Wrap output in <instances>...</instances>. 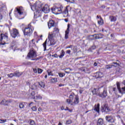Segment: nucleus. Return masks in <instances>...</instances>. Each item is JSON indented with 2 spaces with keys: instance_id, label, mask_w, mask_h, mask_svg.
Returning <instances> with one entry per match:
<instances>
[{
  "instance_id": "1",
  "label": "nucleus",
  "mask_w": 125,
  "mask_h": 125,
  "mask_svg": "<svg viewBox=\"0 0 125 125\" xmlns=\"http://www.w3.org/2000/svg\"><path fill=\"white\" fill-rule=\"evenodd\" d=\"M42 4L40 2H36L35 4L31 5L30 4V7L33 11H35V12H43L44 13H48L50 11L49 7L48 5H45L43 6Z\"/></svg>"
},
{
  "instance_id": "2",
  "label": "nucleus",
  "mask_w": 125,
  "mask_h": 125,
  "mask_svg": "<svg viewBox=\"0 0 125 125\" xmlns=\"http://www.w3.org/2000/svg\"><path fill=\"white\" fill-rule=\"evenodd\" d=\"M34 28L33 26L31 25V24H29L28 26L25 27L24 29H22V31L24 36H31L33 33V31Z\"/></svg>"
},
{
  "instance_id": "3",
  "label": "nucleus",
  "mask_w": 125,
  "mask_h": 125,
  "mask_svg": "<svg viewBox=\"0 0 125 125\" xmlns=\"http://www.w3.org/2000/svg\"><path fill=\"white\" fill-rule=\"evenodd\" d=\"M15 12L17 13L20 16H22L21 18H19V19H23L24 18V8L22 6L17 7L15 8Z\"/></svg>"
},
{
  "instance_id": "4",
  "label": "nucleus",
  "mask_w": 125,
  "mask_h": 125,
  "mask_svg": "<svg viewBox=\"0 0 125 125\" xmlns=\"http://www.w3.org/2000/svg\"><path fill=\"white\" fill-rule=\"evenodd\" d=\"M8 36L7 35H5L3 34H1L0 35V42H1L0 44H5L7 43V42H8Z\"/></svg>"
},
{
  "instance_id": "5",
  "label": "nucleus",
  "mask_w": 125,
  "mask_h": 125,
  "mask_svg": "<svg viewBox=\"0 0 125 125\" xmlns=\"http://www.w3.org/2000/svg\"><path fill=\"white\" fill-rule=\"evenodd\" d=\"M62 8H63V7L61 6L60 7H53L51 9V10L52 12V13H54V14H61V13H62Z\"/></svg>"
},
{
  "instance_id": "6",
  "label": "nucleus",
  "mask_w": 125,
  "mask_h": 125,
  "mask_svg": "<svg viewBox=\"0 0 125 125\" xmlns=\"http://www.w3.org/2000/svg\"><path fill=\"white\" fill-rule=\"evenodd\" d=\"M27 57H29V58H35V57H37V53L33 48L30 49V52L27 55Z\"/></svg>"
},
{
  "instance_id": "7",
  "label": "nucleus",
  "mask_w": 125,
  "mask_h": 125,
  "mask_svg": "<svg viewBox=\"0 0 125 125\" xmlns=\"http://www.w3.org/2000/svg\"><path fill=\"white\" fill-rule=\"evenodd\" d=\"M11 36L12 38H15L16 37H20L19 31L16 28H13L11 32Z\"/></svg>"
},
{
  "instance_id": "8",
  "label": "nucleus",
  "mask_w": 125,
  "mask_h": 125,
  "mask_svg": "<svg viewBox=\"0 0 125 125\" xmlns=\"http://www.w3.org/2000/svg\"><path fill=\"white\" fill-rule=\"evenodd\" d=\"M102 112L105 113H109V112H111V109L106 104H104V106H102L101 107Z\"/></svg>"
},
{
  "instance_id": "9",
  "label": "nucleus",
  "mask_w": 125,
  "mask_h": 125,
  "mask_svg": "<svg viewBox=\"0 0 125 125\" xmlns=\"http://www.w3.org/2000/svg\"><path fill=\"white\" fill-rule=\"evenodd\" d=\"M105 120L108 123L113 124L115 122V117L113 116H107L105 117Z\"/></svg>"
},
{
  "instance_id": "10",
  "label": "nucleus",
  "mask_w": 125,
  "mask_h": 125,
  "mask_svg": "<svg viewBox=\"0 0 125 125\" xmlns=\"http://www.w3.org/2000/svg\"><path fill=\"white\" fill-rule=\"evenodd\" d=\"M120 86V83L117 82V89H118V91H119V92L120 93H122V94L124 93H125V87H122V89H121V87Z\"/></svg>"
},
{
  "instance_id": "11",
  "label": "nucleus",
  "mask_w": 125,
  "mask_h": 125,
  "mask_svg": "<svg viewBox=\"0 0 125 125\" xmlns=\"http://www.w3.org/2000/svg\"><path fill=\"white\" fill-rule=\"evenodd\" d=\"M65 33L64 39H65V40H68V39H69V33H70V24H67V28Z\"/></svg>"
},
{
  "instance_id": "12",
  "label": "nucleus",
  "mask_w": 125,
  "mask_h": 125,
  "mask_svg": "<svg viewBox=\"0 0 125 125\" xmlns=\"http://www.w3.org/2000/svg\"><path fill=\"white\" fill-rule=\"evenodd\" d=\"M94 107V108L92 109V111H95L97 112V113L99 114L100 110V104H98L97 105L95 104Z\"/></svg>"
},
{
  "instance_id": "13",
  "label": "nucleus",
  "mask_w": 125,
  "mask_h": 125,
  "mask_svg": "<svg viewBox=\"0 0 125 125\" xmlns=\"http://www.w3.org/2000/svg\"><path fill=\"white\" fill-rule=\"evenodd\" d=\"M29 47H35L36 46V40L33 39L29 43Z\"/></svg>"
},
{
  "instance_id": "14",
  "label": "nucleus",
  "mask_w": 125,
  "mask_h": 125,
  "mask_svg": "<svg viewBox=\"0 0 125 125\" xmlns=\"http://www.w3.org/2000/svg\"><path fill=\"white\" fill-rule=\"evenodd\" d=\"M96 79H99L102 78L103 77V73L102 72H99L95 73V75L94 76Z\"/></svg>"
},
{
  "instance_id": "15",
  "label": "nucleus",
  "mask_w": 125,
  "mask_h": 125,
  "mask_svg": "<svg viewBox=\"0 0 125 125\" xmlns=\"http://www.w3.org/2000/svg\"><path fill=\"white\" fill-rule=\"evenodd\" d=\"M56 43V41L54 39H51L48 41L47 44H48L49 46L51 45H54Z\"/></svg>"
},
{
  "instance_id": "16",
  "label": "nucleus",
  "mask_w": 125,
  "mask_h": 125,
  "mask_svg": "<svg viewBox=\"0 0 125 125\" xmlns=\"http://www.w3.org/2000/svg\"><path fill=\"white\" fill-rule=\"evenodd\" d=\"M54 21L50 20L48 22V26L49 29H50L51 27H54Z\"/></svg>"
},
{
  "instance_id": "17",
  "label": "nucleus",
  "mask_w": 125,
  "mask_h": 125,
  "mask_svg": "<svg viewBox=\"0 0 125 125\" xmlns=\"http://www.w3.org/2000/svg\"><path fill=\"white\" fill-rule=\"evenodd\" d=\"M69 6H67L65 8V9L64 10L62 13L66 15L65 16H68L69 15L68 11H69Z\"/></svg>"
},
{
  "instance_id": "18",
  "label": "nucleus",
  "mask_w": 125,
  "mask_h": 125,
  "mask_svg": "<svg viewBox=\"0 0 125 125\" xmlns=\"http://www.w3.org/2000/svg\"><path fill=\"white\" fill-rule=\"evenodd\" d=\"M104 125V120L101 118L99 119L97 123V125Z\"/></svg>"
},
{
  "instance_id": "19",
  "label": "nucleus",
  "mask_w": 125,
  "mask_h": 125,
  "mask_svg": "<svg viewBox=\"0 0 125 125\" xmlns=\"http://www.w3.org/2000/svg\"><path fill=\"white\" fill-rule=\"evenodd\" d=\"M55 34L54 33H49V35H48V40H54L55 38Z\"/></svg>"
},
{
  "instance_id": "20",
  "label": "nucleus",
  "mask_w": 125,
  "mask_h": 125,
  "mask_svg": "<svg viewBox=\"0 0 125 125\" xmlns=\"http://www.w3.org/2000/svg\"><path fill=\"white\" fill-rule=\"evenodd\" d=\"M22 74H23V73L20 72L19 71H16L14 72V76H15V77L19 78V77H20V76H22Z\"/></svg>"
},
{
  "instance_id": "21",
  "label": "nucleus",
  "mask_w": 125,
  "mask_h": 125,
  "mask_svg": "<svg viewBox=\"0 0 125 125\" xmlns=\"http://www.w3.org/2000/svg\"><path fill=\"white\" fill-rule=\"evenodd\" d=\"M95 39H96V40H97L98 39H102V38H103V36L104 35L102 34H96L95 35Z\"/></svg>"
},
{
  "instance_id": "22",
  "label": "nucleus",
  "mask_w": 125,
  "mask_h": 125,
  "mask_svg": "<svg viewBox=\"0 0 125 125\" xmlns=\"http://www.w3.org/2000/svg\"><path fill=\"white\" fill-rule=\"evenodd\" d=\"M100 96L101 97H102L103 98L104 97H106L107 96V91L106 90L104 89L103 92V94H100Z\"/></svg>"
},
{
  "instance_id": "23",
  "label": "nucleus",
  "mask_w": 125,
  "mask_h": 125,
  "mask_svg": "<svg viewBox=\"0 0 125 125\" xmlns=\"http://www.w3.org/2000/svg\"><path fill=\"white\" fill-rule=\"evenodd\" d=\"M109 19L111 22H115V21H117V18L113 16H110L109 17Z\"/></svg>"
},
{
  "instance_id": "24",
  "label": "nucleus",
  "mask_w": 125,
  "mask_h": 125,
  "mask_svg": "<svg viewBox=\"0 0 125 125\" xmlns=\"http://www.w3.org/2000/svg\"><path fill=\"white\" fill-rule=\"evenodd\" d=\"M53 34H54L55 35H56V34H58L59 33V29H58V28L57 27H54L53 28Z\"/></svg>"
},
{
  "instance_id": "25",
  "label": "nucleus",
  "mask_w": 125,
  "mask_h": 125,
  "mask_svg": "<svg viewBox=\"0 0 125 125\" xmlns=\"http://www.w3.org/2000/svg\"><path fill=\"white\" fill-rule=\"evenodd\" d=\"M3 102H5L4 104H3L4 106H8V104H9L8 103V101L4 99L0 102V103H3Z\"/></svg>"
},
{
  "instance_id": "26",
  "label": "nucleus",
  "mask_w": 125,
  "mask_h": 125,
  "mask_svg": "<svg viewBox=\"0 0 125 125\" xmlns=\"http://www.w3.org/2000/svg\"><path fill=\"white\" fill-rule=\"evenodd\" d=\"M74 104H79V96H76L75 99L73 102Z\"/></svg>"
},
{
  "instance_id": "27",
  "label": "nucleus",
  "mask_w": 125,
  "mask_h": 125,
  "mask_svg": "<svg viewBox=\"0 0 125 125\" xmlns=\"http://www.w3.org/2000/svg\"><path fill=\"white\" fill-rule=\"evenodd\" d=\"M64 55H65V51L64 50H62L61 55L59 56V58H63Z\"/></svg>"
},
{
  "instance_id": "28",
  "label": "nucleus",
  "mask_w": 125,
  "mask_h": 125,
  "mask_svg": "<svg viewBox=\"0 0 125 125\" xmlns=\"http://www.w3.org/2000/svg\"><path fill=\"white\" fill-rule=\"evenodd\" d=\"M46 43H47V39H46L44 42L42 44L43 47H44V51L46 50Z\"/></svg>"
},
{
  "instance_id": "29",
  "label": "nucleus",
  "mask_w": 125,
  "mask_h": 125,
  "mask_svg": "<svg viewBox=\"0 0 125 125\" xmlns=\"http://www.w3.org/2000/svg\"><path fill=\"white\" fill-rule=\"evenodd\" d=\"M112 66H114V67H119V66H120V63L118 62H112Z\"/></svg>"
},
{
  "instance_id": "30",
  "label": "nucleus",
  "mask_w": 125,
  "mask_h": 125,
  "mask_svg": "<svg viewBox=\"0 0 125 125\" xmlns=\"http://www.w3.org/2000/svg\"><path fill=\"white\" fill-rule=\"evenodd\" d=\"M92 92L93 94H98V90L96 88H94V89L92 90Z\"/></svg>"
},
{
  "instance_id": "31",
  "label": "nucleus",
  "mask_w": 125,
  "mask_h": 125,
  "mask_svg": "<svg viewBox=\"0 0 125 125\" xmlns=\"http://www.w3.org/2000/svg\"><path fill=\"white\" fill-rule=\"evenodd\" d=\"M19 107L21 109H23L24 108L25 105H24V103H20L19 104Z\"/></svg>"
},
{
  "instance_id": "32",
  "label": "nucleus",
  "mask_w": 125,
  "mask_h": 125,
  "mask_svg": "<svg viewBox=\"0 0 125 125\" xmlns=\"http://www.w3.org/2000/svg\"><path fill=\"white\" fill-rule=\"evenodd\" d=\"M39 85H40L41 87H44L45 86V85H44V83L42 82H39Z\"/></svg>"
},
{
  "instance_id": "33",
  "label": "nucleus",
  "mask_w": 125,
  "mask_h": 125,
  "mask_svg": "<svg viewBox=\"0 0 125 125\" xmlns=\"http://www.w3.org/2000/svg\"><path fill=\"white\" fill-rule=\"evenodd\" d=\"M30 88L31 89H32V90H36V89H37V85H36V84H33L31 86Z\"/></svg>"
},
{
  "instance_id": "34",
  "label": "nucleus",
  "mask_w": 125,
  "mask_h": 125,
  "mask_svg": "<svg viewBox=\"0 0 125 125\" xmlns=\"http://www.w3.org/2000/svg\"><path fill=\"white\" fill-rule=\"evenodd\" d=\"M66 102L69 104H71V105H73V104H72V103L73 102V100L71 99H66Z\"/></svg>"
},
{
  "instance_id": "35",
  "label": "nucleus",
  "mask_w": 125,
  "mask_h": 125,
  "mask_svg": "<svg viewBox=\"0 0 125 125\" xmlns=\"http://www.w3.org/2000/svg\"><path fill=\"white\" fill-rule=\"evenodd\" d=\"M96 48V47L95 46H92L89 49V51H92V50L95 49Z\"/></svg>"
},
{
  "instance_id": "36",
  "label": "nucleus",
  "mask_w": 125,
  "mask_h": 125,
  "mask_svg": "<svg viewBox=\"0 0 125 125\" xmlns=\"http://www.w3.org/2000/svg\"><path fill=\"white\" fill-rule=\"evenodd\" d=\"M51 83H57V78H54L51 80Z\"/></svg>"
},
{
  "instance_id": "37",
  "label": "nucleus",
  "mask_w": 125,
  "mask_h": 125,
  "mask_svg": "<svg viewBox=\"0 0 125 125\" xmlns=\"http://www.w3.org/2000/svg\"><path fill=\"white\" fill-rule=\"evenodd\" d=\"M43 70L41 68H38V74H42Z\"/></svg>"
},
{
  "instance_id": "38",
  "label": "nucleus",
  "mask_w": 125,
  "mask_h": 125,
  "mask_svg": "<svg viewBox=\"0 0 125 125\" xmlns=\"http://www.w3.org/2000/svg\"><path fill=\"white\" fill-rule=\"evenodd\" d=\"M8 77L9 78H12V77H15L14 73L8 74Z\"/></svg>"
},
{
  "instance_id": "39",
  "label": "nucleus",
  "mask_w": 125,
  "mask_h": 125,
  "mask_svg": "<svg viewBox=\"0 0 125 125\" xmlns=\"http://www.w3.org/2000/svg\"><path fill=\"white\" fill-rule=\"evenodd\" d=\"M112 65H106V66H105V69H111V68H112Z\"/></svg>"
},
{
  "instance_id": "40",
  "label": "nucleus",
  "mask_w": 125,
  "mask_h": 125,
  "mask_svg": "<svg viewBox=\"0 0 125 125\" xmlns=\"http://www.w3.org/2000/svg\"><path fill=\"white\" fill-rule=\"evenodd\" d=\"M74 94H75L72 93L69 96V98H70V99H71V100H73V99L74 98Z\"/></svg>"
},
{
  "instance_id": "41",
  "label": "nucleus",
  "mask_w": 125,
  "mask_h": 125,
  "mask_svg": "<svg viewBox=\"0 0 125 125\" xmlns=\"http://www.w3.org/2000/svg\"><path fill=\"white\" fill-rule=\"evenodd\" d=\"M59 77H60V78H63V77H64V76H65V74L62 73H60L59 74Z\"/></svg>"
},
{
  "instance_id": "42",
  "label": "nucleus",
  "mask_w": 125,
  "mask_h": 125,
  "mask_svg": "<svg viewBox=\"0 0 125 125\" xmlns=\"http://www.w3.org/2000/svg\"><path fill=\"white\" fill-rule=\"evenodd\" d=\"M32 111H37V106H33L32 108H31Z\"/></svg>"
},
{
  "instance_id": "43",
  "label": "nucleus",
  "mask_w": 125,
  "mask_h": 125,
  "mask_svg": "<svg viewBox=\"0 0 125 125\" xmlns=\"http://www.w3.org/2000/svg\"><path fill=\"white\" fill-rule=\"evenodd\" d=\"M6 119H5V120L0 119V124H4V123H6Z\"/></svg>"
},
{
  "instance_id": "44",
  "label": "nucleus",
  "mask_w": 125,
  "mask_h": 125,
  "mask_svg": "<svg viewBox=\"0 0 125 125\" xmlns=\"http://www.w3.org/2000/svg\"><path fill=\"white\" fill-rule=\"evenodd\" d=\"M108 47H109V49L111 50V49H113L114 46L112 44H110L108 45Z\"/></svg>"
},
{
  "instance_id": "45",
  "label": "nucleus",
  "mask_w": 125,
  "mask_h": 125,
  "mask_svg": "<svg viewBox=\"0 0 125 125\" xmlns=\"http://www.w3.org/2000/svg\"><path fill=\"white\" fill-rule=\"evenodd\" d=\"M81 70L83 71V72H84V73H86V68L85 67L82 68Z\"/></svg>"
},
{
  "instance_id": "46",
  "label": "nucleus",
  "mask_w": 125,
  "mask_h": 125,
  "mask_svg": "<svg viewBox=\"0 0 125 125\" xmlns=\"http://www.w3.org/2000/svg\"><path fill=\"white\" fill-rule=\"evenodd\" d=\"M111 89L112 91L114 92V93H116V91H117V88L116 87L111 88Z\"/></svg>"
},
{
  "instance_id": "47",
  "label": "nucleus",
  "mask_w": 125,
  "mask_h": 125,
  "mask_svg": "<svg viewBox=\"0 0 125 125\" xmlns=\"http://www.w3.org/2000/svg\"><path fill=\"white\" fill-rule=\"evenodd\" d=\"M71 124H72V121L71 120L66 121V125H71Z\"/></svg>"
},
{
  "instance_id": "48",
  "label": "nucleus",
  "mask_w": 125,
  "mask_h": 125,
  "mask_svg": "<svg viewBox=\"0 0 125 125\" xmlns=\"http://www.w3.org/2000/svg\"><path fill=\"white\" fill-rule=\"evenodd\" d=\"M30 124L31 125H35V121H34L33 120H31Z\"/></svg>"
},
{
  "instance_id": "49",
  "label": "nucleus",
  "mask_w": 125,
  "mask_h": 125,
  "mask_svg": "<svg viewBox=\"0 0 125 125\" xmlns=\"http://www.w3.org/2000/svg\"><path fill=\"white\" fill-rule=\"evenodd\" d=\"M99 25H103V21H98Z\"/></svg>"
},
{
  "instance_id": "50",
  "label": "nucleus",
  "mask_w": 125,
  "mask_h": 125,
  "mask_svg": "<svg viewBox=\"0 0 125 125\" xmlns=\"http://www.w3.org/2000/svg\"><path fill=\"white\" fill-rule=\"evenodd\" d=\"M52 57H54L55 58H58V55H57V54H55L54 55H53Z\"/></svg>"
},
{
  "instance_id": "51",
  "label": "nucleus",
  "mask_w": 125,
  "mask_h": 125,
  "mask_svg": "<svg viewBox=\"0 0 125 125\" xmlns=\"http://www.w3.org/2000/svg\"><path fill=\"white\" fill-rule=\"evenodd\" d=\"M65 48H73V45H70L69 46H67L65 47Z\"/></svg>"
},
{
  "instance_id": "52",
  "label": "nucleus",
  "mask_w": 125,
  "mask_h": 125,
  "mask_svg": "<svg viewBox=\"0 0 125 125\" xmlns=\"http://www.w3.org/2000/svg\"><path fill=\"white\" fill-rule=\"evenodd\" d=\"M33 72L35 74H37V73H38V70L36 68H33Z\"/></svg>"
},
{
  "instance_id": "53",
  "label": "nucleus",
  "mask_w": 125,
  "mask_h": 125,
  "mask_svg": "<svg viewBox=\"0 0 125 125\" xmlns=\"http://www.w3.org/2000/svg\"><path fill=\"white\" fill-rule=\"evenodd\" d=\"M66 53H67V54H71V50H68L66 51Z\"/></svg>"
},
{
  "instance_id": "54",
  "label": "nucleus",
  "mask_w": 125,
  "mask_h": 125,
  "mask_svg": "<svg viewBox=\"0 0 125 125\" xmlns=\"http://www.w3.org/2000/svg\"><path fill=\"white\" fill-rule=\"evenodd\" d=\"M8 103H12L13 102V100H8Z\"/></svg>"
},
{
  "instance_id": "55",
  "label": "nucleus",
  "mask_w": 125,
  "mask_h": 125,
  "mask_svg": "<svg viewBox=\"0 0 125 125\" xmlns=\"http://www.w3.org/2000/svg\"><path fill=\"white\" fill-rule=\"evenodd\" d=\"M2 18H3L2 15H1V14L0 13V20H2Z\"/></svg>"
},
{
  "instance_id": "56",
  "label": "nucleus",
  "mask_w": 125,
  "mask_h": 125,
  "mask_svg": "<svg viewBox=\"0 0 125 125\" xmlns=\"http://www.w3.org/2000/svg\"><path fill=\"white\" fill-rule=\"evenodd\" d=\"M31 95H32V96H35V91H33L31 93Z\"/></svg>"
},
{
  "instance_id": "57",
  "label": "nucleus",
  "mask_w": 125,
  "mask_h": 125,
  "mask_svg": "<svg viewBox=\"0 0 125 125\" xmlns=\"http://www.w3.org/2000/svg\"><path fill=\"white\" fill-rule=\"evenodd\" d=\"M52 73H51V72H48V76H52Z\"/></svg>"
},
{
  "instance_id": "58",
  "label": "nucleus",
  "mask_w": 125,
  "mask_h": 125,
  "mask_svg": "<svg viewBox=\"0 0 125 125\" xmlns=\"http://www.w3.org/2000/svg\"><path fill=\"white\" fill-rule=\"evenodd\" d=\"M59 86H60V87L64 86V84H60L59 85Z\"/></svg>"
},
{
  "instance_id": "59",
  "label": "nucleus",
  "mask_w": 125,
  "mask_h": 125,
  "mask_svg": "<svg viewBox=\"0 0 125 125\" xmlns=\"http://www.w3.org/2000/svg\"><path fill=\"white\" fill-rule=\"evenodd\" d=\"M38 110L39 111V112H42V108L39 107V108H38Z\"/></svg>"
},
{
  "instance_id": "60",
  "label": "nucleus",
  "mask_w": 125,
  "mask_h": 125,
  "mask_svg": "<svg viewBox=\"0 0 125 125\" xmlns=\"http://www.w3.org/2000/svg\"><path fill=\"white\" fill-rule=\"evenodd\" d=\"M94 66L95 67H96V66H97V62H94Z\"/></svg>"
},
{
  "instance_id": "61",
  "label": "nucleus",
  "mask_w": 125,
  "mask_h": 125,
  "mask_svg": "<svg viewBox=\"0 0 125 125\" xmlns=\"http://www.w3.org/2000/svg\"><path fill=\"white\" fill-rule=\"evenodd\" d=\"M121 122H122L123 125H125V123H124V121L122 120Z\"/></svg>"
},
{
  "instance_id": "62",
  "label": "nucleus",
  "mask_w": 125,
  "mask_h": 125,
  "mask_svg": "<svg viewBox=\"0 0 125 125\" xmlns=\"http://www.w3.org/2000/svg\"><path fill=\"white\" fill-rule=\"evenodd\" d=\"M64 21H65V22H68V19H64Z\"/></svg>"
},
{
  "instance_id": "63",
  "label": "nucleus",
  "mask_w": 125,
  "mask_h": 125,
  "mask_svg": "<svg viewBox=\"0 0 125 125\" xmlns=\"http://www.w3.org/2000/svg\"><path fill=\"white\" fill-rule=\"evenodd\" d=\"M34 36H37V32H34Z\"/></svg>"
},
{
  "instance_id": "64",
  "label": "nucleus",
  "mask_w": 125,
  "mask_h": 125,
  "mask_svg": "<svg viewBox=\"0 0 125 125\" xmlns=\"http://www.w3.org/2000/svg\"><path fill=\"white\" fill-rule=\"evenodd\" d=\"M39 59H40L36 58V59H32V60H39Z\"/></svg>"
}]
</instances>
